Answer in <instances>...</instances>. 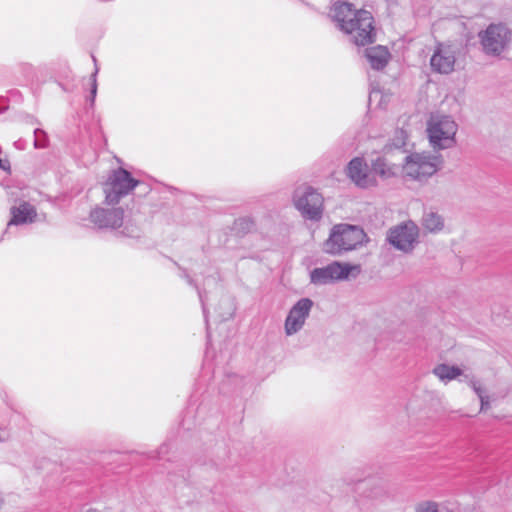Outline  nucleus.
I'll return each instance as SVG.
<instances>
[{
    "instance_id": "2eb2a0df",
    "label": "nucleus",
    "mask_w": 512,
    "mask_h": 512,
    "mask_svg": "<svg viewBox=\"0 0 512 512\" xmlns=\"http://www.w3.org/2000/svg\"><path fill=\"white\" fill-rule=\"evenodd\" d=\"M365 57L372 69L380 71L387 66L390 59V52L387 47L377 45L366 48Z\"/></svg>"
},
{
    "instance_id": "ddd939ff",
    "label": "nucleus",
    "mask_w": 512,
    "mask_h": 512,
    "mask_svg": "<svg viewBox=\"0 0 512 512\" xmlns=\"http://www.w3.org/2000/svg\"><path fill=\"white\" fill-rule=\"evenodd\" d=\"M347 177L359 188L375 186L377 181L371 174L369 166L363 157L351 159L346 167Z\"/></svg>"
},
{
    "instance_id": "f03ea898",
    "label": "nucleus",
    "mask_w": 512,
    "mask_h": 512,
    "mask_svg": "<svg viewBox=\"0 0 512 512\" xmlns=\"http://www.w3.org/2000/svg\"><path fill=\"white\" fill-rule=\"evenodd\" d=\"M368 241L369 238L362 227L340 223L331 228L329 237L323 243V251L333 256H341L362 247Z\"/></svg>"
},
{
    "instance_id": "1a4fd4ad",
    "label": "nucleus",
    "mask_w": 512,
    "mask_h": 512,
    "mask_svg": "<svg viewBox=\"0 0 512 512\" xmlns=\"http://www.w3.org/2000/svg\"><path fill=\"white\" fill-rule=\"evenodd\" d=\"M386 240L395 249L410 253L419 242V227L408 220L389 229Z\"/></svg>"
},
{
    "instance_id": "4be33fe9",
    "label": "nucleus",
    "mask_w": 512,
    "mask_h": 512,
    "mask_svg": "<svg viewBox=\"0 0 512 512\" xmlns=\"http://www.w3.org/2000/svg\"><path fill=\"white\" fill-rule=\"evenodd\" d=\"M415 512H439L438 504L434 501H424L419 503Z\"/></svg>"
},
{
    "instance_id": "c756f323",
    "label": "nucleus",
    "mask_w": 512,
    "mask_h": 512,
    "mask_svg": "<svg viewBox=\"0 0 512 512\" xmlns=\"http://www.w3.org/2000/svg\"><path fill=\"white\" fill-rule=\"evenodd\" d=\"M9 438V432L7 430V427L0 423V442H3Z\"/></svg>"
},
{
    "instance_id": "b1692460",
    "label": "nucleus",
    "mask_w": 512,
    "mask_h": 512,
    "mask_svg": "<svg viewBox=\"0 0 512 512\" xmlns=\"http://www.w3.org/2000/svg\"><path fill=\"white\" fill-rule=\"evenodd\" d=\"M395 138H394V142H393V145L396 146V147H402V146H405L406 144V138H407V134L406 132L403 130V129H398L396 130V133H395Z\"/></svg>"
},
{
    "instance_id": "7c9ffc66",
    "label": "nucleus",
    "mask_w": 512,
    "mask_h": 512,
    "mask_svg": "<svg viewBox=\"0 0 512 512\" xmlns=\"http://www.w3.org/2000/svg\"><path fill=\"white\" fill-rule=\"evenodd\" d=\"M20 67L23 69V71L25 72H31L33 70V67L31 64H28V63H22L20 64Z\"/></svg>"
},
{
    "instance_id": "0eeeda50",
    "label": "nucleus",
    "mask_w": 512,
    "mask_h": 512,
    "mask_svg": "<svg viewBox=\"0 0 512 512\" xmlns=\"http://www.w3.org/2000/svg\"><path fill=\"white\" fill-rule=\"evenodd\" d=\"M138 184L139 181L128 170L122 167L112 170L104 184L106 203L108 205L119 203L120 199L133 191Z\"/></svg>"
},
{
    "instance_id": "6e6552de",
    "label": "nucleus",
    "mask_w": 512,
    "mask_h": 512,
    "mask_svg": "<svg viewBox=\"0 0 512 512\" xmlns=\"http://www.w3.org/2000/svg\"><path fill=\"white\" fill-rule=\"evenodd\" d=\"M458 125L450 116H441L428 123V137L431 145L438 149H447L455 145Z\"/></svg>"
},
{
    "instance_id": "f3484780",
    "label": "nucleus",
    "mask_w": 512,
    "mask_h": 512,
    "mask_svg": "<svg viewBox=\"0 0 512 512\" xmlns=\"http://www.w3.org/2000/svg\"><path fill=\"white\" fill-rule=\"evenodd\" d=\"M180 277L185 279L186 282L188 283V285L194 287L197 290L198 297H199V300H200V303H201V306H202L204 320H205V323H206L207 336L209 337L208 308H207L208 295H207V291L205 289H200L198 287L197 283L195 282V280L187 273V271L185 269H181Z\"/></svg>"
},
{
    "instance_id": "4468645a",
    "label": "nucleus",
    "mask_w": 512,
    "mask_h": 512,
    "mask_svg": "<svg viewBox=\"0 0 512 512\" xmlns=\"http://www.w3.org/2000/svg\"><path fill=\"white\" fill-rule=\"evenodd\" d=\"M11 219L7 226H19L35 222L37 211L29 202L22 201L18 206L10 208Z\"/></svg>"
},
{
    "instance_id": "f257e3e1",
    "label": "nucleus",
    "mask_w": 512,
    "mask_h": 512,
    "mask_svg": "<svg viewBox=\"0 0 512 512\" xmlns=\"http://www.w3.org/2000/svg\"><path fill=\"white\" fill-rule=\"evenodd\" d=\"M330 16L339 30L350 35L355 45L365 46L376 40L375 21L370 11L338 1L331 7Z\"/></svg>"
},
{
    "instance_id": "412c9836",
    "label": "nucleus",
    "mask_w": 512,
    "mask_h": 512,
    "mask_svg": "<svg viewBox=\"0 0 512 512\" xmlns=\"http://www.w3.org/2000/svg\"><path fill=\"white\" fill-rule=\"evenodd\" d=\"M48 143L49 139L47 133L40 128H36L34 130V147L36 149L46 148L48 146Z\"/></svg>"
},
{
    "instance_id": "473e14b6",
    "label": "nucleus",
    "mask_w": 512,
    "mask_h": 512,
    "mask_svg": "<svg viewBox=\"0 0 512 512\" xmlns=\"http://www.w3.org/2000/svg\"><path fill=\"white\" fill-rule=\"evenodd\" d=\"M19 143H21V140H18V141H16V142H15V146H16L17 148H21V146H19Z\"/></svg>"
},
{
    "instance_id": "cd10ccee",
    "label": "nucleus",
    "mask_w": 512,
    "mask_h": 512,
    "mask_svg": "<svg viewBox=\"0 0 512 512\" xmlns=\"http://www.w3.org/2000/svg\"><path fill=\"white\" fill-rule=\"evenodd\" d=\"M472 388L474 392L477 394L478 398L481 399L486 395L485 390L482 388L479 382H472Z\"/></svg>"
},
{
    "instance_id": "5701e85b",
    "label": "nucleus",
    "mask_w": 512,
    "mask_h": 512,
    "mask_svg": "<svg viewBox=\"0 0 512 512\" xmlns=\"http://www.w3.org/2000/svg\"><path fill=\"white\" fill-rule=\"evenodd\" d=\"M97 73L98 69L96 68L94 73L91 75V89H90V96L88 98V101L90 102V105L93 106L95 102V98L97 95Z\"/></svg>"
},
{
    "instance_id": "a878e982",
    "label": "nucleus",
    "mask_w": 512,
    "mask_h": 512,
    "mask_svg": "<svg viewBox=\"0 0 512 512\" xmlns=\"http://www.w3.org/2000/svg\"><path fill=\"white\" fill-rule=\"evenodd\" d=\"M370 480H358L355 484H354V487L351 488L353 492L355 491H364L366 490L369 486H370Z\"/></svg>"
},
{
    "instance_id": "aec40b11",
    "label": "nucleus",
    "mask_w": 512,
    "mask_h": 512,
    "mask_svg": "<svg viewBox=\"0 0 512 512\" xmlns=\"http://www.w3.org/2000/svg\"><path fill=\"white\" fill-rule=\"evenodd\" d=\"M256 227V224L254 220L251 217H241L235 220V230L238 233L247 234L254 230Z\"/></svg>"
},
{
    "instance_id": "6ab92c4d",
    "label": "nucleus",
    "mask_w": 512,
    "mask_h": 512,
    "mask_svg": "<svg viewBox=\"0 0 512 512\" xmlns=\"http://www.w3.org/2000/svg\"><path fill=\"white\" fill-rule=\"evenodd\" d=\"M433 373L442 381H450L462 374V370L457 366L439 364L433 369Z\"/></svg>"
},
{
    "instance_id": "f8f14e48",
    "label": "nucleus",
    "mask_w": 512,
    "mask_h": 512,
    "mask_svg": "<svg viewBox=\"0 0 512 512\" xmlns=\"http://www.w3.org/2000/svg\"><path fill=\"white\" fill-rule=\"evenodd\" d=\"M313 301L310 298L304 297L299 299L289 310L285 319V333L291 336L300 331L306 319L309 317L310 311L313 307Z\"/></svg>"
},
{
    "instance_id": "393cba45",
    "label": "nucleus",
    "mask_w": 512,
    "mask_h": 512,
    "mask_svg": "<svg viewBox=\"0 0 512 512\" xmlns=\"http://www.w3.org/2000/svg\"><path fill=\"white\" fill-rule=\"evenodd\" d=\"M193 414H194V410L191 409V408H188L187 411L185 412L184 418L182 420V427L185 430H190L191 429L189 420H190V418L193 417Z\"/></svg>"
},
{
    "instance_id": "2f4dec72",
    "label": "nucleus",
    "mask_w": 512,
    "mask_h": 512,
    "mask_svg": "<svg viewBox=\"0 0 512 512\" xmlns=\"http://www.w3.org/2000/svg\"><path fill=\"white\" fill-rule=\"evenodd\" d=\"M212 465L216 466V468H220L222 466L221 463H218V462H216L214 460L212 461Z\"/></svg>"
},
{
    "instance_id": "423d86ee",
    "label": "nucleus",
    "mask_w": 512,
    "mask_h": 512,
    "mask_svg": "<svg viewBox=\"0 0 512 512\" xmlns=\"http://www.w3.org/2000/svg\"><path fill=\"white\" fill-rule=\"evenodd\" d=\"M293 203L304 219L319 221L323 216L324 198L312 186L298 187L293 194Z\"/></svg>"
},
{
    "instance_id": "9d476101",
    "label": "nucleus",
    "mask_w": 512,
    "mask_h": 512,
    "mask_svg": "<svg viewBox=\"0 0 512 512\" xmlns=\"http://www.w3.org/2000/svg\"><path fill=\"white\" fill-rule=\"evenodd\" d=\"M458 48L451 43L437 42L430 58V67L433 72L450 74L454 71Z\"/></svg>"
},
{
    "instance_id": "9b49d317",
    "label": "nucleus",
    "mask_w": 512,
    "mask_h": 512,
    "mask_svg": "<svg viewBox=\"0 0 512 512\" xmlns=\"http://www.w3.org/2000/svg\"><path fill=\"white\" fill-rule=\"evenodd\" d=\"M353 266L349 263L334 261L324 267L314 268L310 272V282L314 285H326L349 277Z\"/></svg>"
},
{
    "instance_id": "20e7f679",
    "label": "nucleus",
    "mask_w": 512,
    "mask_h": 512,
    "mask_svg": "<svg viewBox=\"0 0 512 512\" xmlns=\"http://www.w3.org/2000/svg\"><path fill=\"white\" fill-rule=\"evenodd\" d=\"M477 37L482 53L489 57H500L512 44V30L502 22L490 23Z\"/></svg>"
},
{
    "instance_id": "bb28decb",
    "label": "nucleus",
    "mask_w": 512,
    "mask_h": 512,
    "mask_svg": "<svg viewBox=\"0 0 512 512\" xmlns=\"http://www.w3.org/2000/svg\"><path fill=\"white\" fill-rule=\"evenodd\" d=\"M170 450V444L163 443L159 449L156 451V456L158 459H162L165 455L169 453Z\"/></svg>"
},
{
    "instance_id": "39448f33",
    "label": "nucleus",
    "mask_w": 512,
    "mask_h": 512,
    "mask_svg": "<svg viewBox=\"0 0 512 512\" xmlns=\"http://www.w3.org/2000/svg\"><path fill=\"white\" fill-rule=\"evenodd\" d=\"M441 164L440 156L428 152H415L405 157L403 172L406 177L422 182L434 175Z\"/></svg>"
},
{
    "instance_id": "c85d7f7f",
    "label": "nucleus",
    "mask_w": 512,
    "mask_h": 512,
    "mask_svg": "<svg viewBox=\"0 0 512 512\" xmlns=\"http://www.w3.org/2000/svg\"><path fill=\"white\" fill-rule=\"evenodd\" d=\"M479 400H480V411H482V412L487 411L490 407L489 396L487 395Z\"/></svg>"
},
{
    "instance_id": "a211bd4d",
    "label": "nucleus",
    "mask_w": 512,
    "mask_h": 512,
    "mask_svg": "<svg viewBox=\"0 0 512 512\" xmlns=\"http://www.w3.org/2000/svg\"><path fill=\"white\" fill-rule=\"evenodd\" d=\"M422 225L427 231L437 233L443 229L444 219L435 211H425L422 217Z\"/></svg>"
},
{
    "instance_id": "7ed1b4c3",
    "label": "nucleus",
    "mask_w": 512,
    "mask_h": 512,
    "mask_svg": "<svg viewBox=\"0 0 512 512\" xmlns=\"http://www.w3.org/2000/svg\"><path fill=\"white\" fill-rule=\"evenodd\" d=\"M89 219L98 229L119 230V233L125 237L140 236L139 227L125 221L124 210L121 207H96L91 210Z\"/></svg>"
},
{
    "instance_id": "dca6fc26",
    "label": "nucleus",
    "mask_w": 512,
    "mask_h": 512,
    "mask_svg": "<svg viewBox=\"0 0 512 512\" xmlns=\"http://www.w3.org/2000/svg\"><path fill=\"white\" fill-rule=\"evenodd\" d=\"M371 174L379 175L383 179H388L395 175V165L389 163L386 158L378 156L371 161Z\"/></svg>"
}]
</instances>
